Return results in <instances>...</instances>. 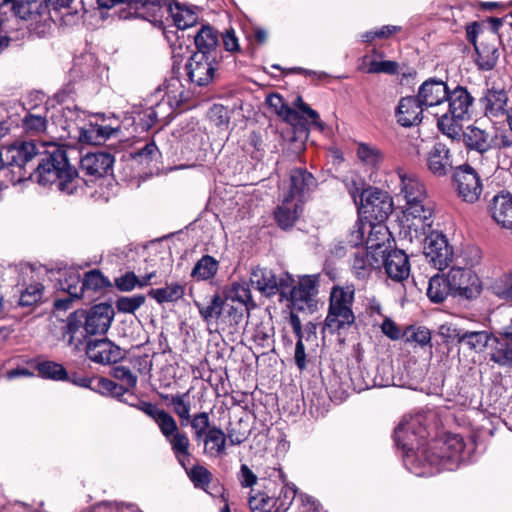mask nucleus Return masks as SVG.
<instances>
[{
    "label": "nucleus",
    "instance_id": "nucleus-58",
    "mask_svg": "<svg viewBox=\"0 0 512 512\" xmlns=\"http://www.w3.org/2000/svg\"><path fill=\"white\" fill-rule=\"evenodd\" d=\"M185 470L195 487L204 488L210 484L212 475L205 467L197 465L192 467L189 471L187 468Z\"/></svg>",
    "mask_w": 512,
    "mask_h": 512
},
{
    "label": "nucleus",
    "instance_id": "nucleus-47",
    "mask_svg": "<svg viewBox=\"0 0 512 512\" xmlns=\"http://www.w3.org/2000/svg\"><path fill=\"white\" fill-rule=\"evenodd\" d=\"M82 281L85 291L96 292L111 286L109 280L99 270H92L85 273Z\"/></svg>",
    "mask_w": 512,
    "mask_h": 512
},
{
    "label": "nucleus",
    "instance_id": "nucleus-39",
    "mask_svg": "<svg viewBox=\"0 0 512 512\" xmlns=\"http://www.w3.org/2000/svg\"><path fill=\"white\" fill-rule=\"evenodd\" d=\"M501 336H494L490 360L499 366L512 367V346Z\"/></svg>",
    "mask_w": 512,
    "mask_h": 512
},
{
    "label": "nucleus",
    "instance_id": "nucleus-42",
    "mask_svg": "<svg viewBox=\"0 0 512 512\" xmlns=\"http://www.w3.org/2000/svg\"><path fill=\"white\" fill-rule=\"evenodd\" d=\"M185 294V287L179 283H172L163 288L151 289L148 295L158 304L177 302Z\"/></svg>",
    "mask_w": 512,
    "mask_h": 512
},
{
    "label": "nucleus",
    "instance_id": "nucleus-16",
    "mask_svg": "<svg viewBox=\"0 0 512 512\" xmlns=\"http://www.w3.org/2000/svg\"><path fill=\"white\" fill-rule=\"evenodd\" d=\"M159 430L170 444L171 450L178 462L186 469L185 462L191 457V453L189 451L190 440L187 434L180 431L178 424L172 415L159 427Z\"/></svg>",
    "mask_w": 512,
    "mask_h": 512
},
{
    "label": "nucleus",
    "instance_id": "nucleus-41",
    "mask_svg": "<svg viewBox=\"0 0 512 512\" xmlns=\"http://www.w3.org/2000/svg\"><path fill=\"white\" fill-rule=\"evenodd\" d=\"M219 269V262L210 255L202 256L192 269L191 277L198 281H205L213 278Z\"/></svg>",
    "mask_w": 512,
    "mask_h": 512
},
{
    "label": "nucleus",
    "instance_id": "nucleus-62",
    "mask_svg": "<svg viewBox=\"0 0 512 512\" xmlns=\"http://www.w3.org/2000/svg\"><path fill=\"white\" fill-rule=\"evenodd\" d=\"M209 117L218 127H227L229 123V112L223 105H214L209 111Z\"/></svg>",
    "mask_w": 512,
    "mask_h": 512
},
{
    "label": "nucleus",
    "instance_id": "nucleus-27",
    "mask_svg": "<svg viewBox=\"0 0 512 512\" xmlns=\"http://www.w3.org/2000/svg\"><path fill=\"white\" fill-rule=\"evenodd\" d=\"M489 211L495 222L504 228H512V194L501 191L496 194L489 205Z\"/></svg>",
    "mask_w": 512,
    "mask_h": 512
},
{
    "label": "nucleus",
    "instance_id": "nucleus-20",
    "mask_svg": "<svg viewBox=\"0 0 512 512\" xmlns=\"http://www.w3.org/2000/svg\"><path fill=\"white\" fill-rule=\"evenodd\" d=\"M508 95L505 87L492 83L487 84L486 90L480 98L484 114L488 117L504 116L507 112Z\"/></svg>",
    "mask_w": 512,
    "mask_h": 512
},
{
    "label": "nucleus",
    "instance_id": "nucleus-32",
    "mask_svg": "<svg viewBox=\"0 0 512 512\" xmlns=\"http://www.w3.org/2000/svg\"><path fill=\"white\" fill-rule=\"evenodd\" d=\"M182 100L176 99L169 93L165 94L155 105L144 111V117L148 118L147 127H151L158 121H165L173 115Z\"/></svg>",
    "mask_w": 512,
    "mask_h": 512
},
{
    "label": "nucleus",
    "instance_id": "nucleus-26",
    "mask_svg": "<svg viewBox=\"0 0 512 512\" xmlns=\"http://www.w3.org/2000/svg\"><path fill=\"white\" fill-rule=\"evenodd\" d=\"M397 176L400 181V195L405 200V205L428 198L424 184L415 175L398 169Z\"/></svg>",
    "mask_w": 512,
    "mask_h": 512
},
{
    "label": "nucleus",
    "instance_id": "nucleus-4",
    "mask_svg": "<svg viewBox=\"0 0 512 512\" xmlns=\"http://www.w3.org/2000/svg\"><path fill=\"white\" fill-rule=\"evenodd\" d=\"M66 110L69 112V115L66 114V123L69 122L66 125L68 136L77 138L81 143L100 145L119 131L118 127L110 125H99L91 122L86 124L87 113L77 106H74V109L66 106Z\"/></svg>",
    "mask_w": 512,
    "mask_h": 512
},
{
    "label": "nucleus",
    "instance_id": "nucleus-49",
    "mask_svg": "<svg viewBox=\"0 0 512 512\" xmlns=\"http://www.w3.org/2000/svg\"><path fill=\"white\" fill-rule=\"evenodd\" d=\"M145 296L136 294L133 296H122L116 300V309L121 313L133 314L145 303Z\"/></svg>",
    "mask_w": 512,
    "mask_h": 512
},
{
    "label": "nucleus",
    "instance_id": "nucleus-35",
    "mask_svg": "<svg viewBox=\"0 0 512 512\" xmlns=\"http://www.w3.org/2000/svg\"><path fill=\"white\" fill-rule=\"evenodd\" d=\"M194 305L198 308L203 321L210 324L212 321L220 319L228 303L219 294H214L207 305H203L198 301H194Z\"/></svg>",
    "mask_w": 512,
    "mask_h": 512
},
{
    "label": "nucleus",
    "instance_id": "nucleus-51",
    "mask_svg": "<svg viewBox=\"0 0 512 512\" xmlns=\"http://www.w3.org/2000/svg\"><path fill=\"white\" fill-rule=\"evenodd\" d=\"M135 407L152 418L158 425V428L171 417V414L158 408L156 404L151 402L141 401Z\"/></svg>",
    "mask_w": 512,
    "mask_h": 512
},
{
    "label": "nucleus",
    "instance_id": "nucleus-10",
    "mask_svg": "<svg viewBox=\"0 0 512 512\" xmlns=\"http://www.w3.org/2000/svg\"><path fill=\"white\" fill-rule=\"evenodd\" d=\"M447 275L454 297L473 300L481 294L482 283L471 269L452 267Z\"/></svg>",
    "mask_w": 512,
    "mask_h": 512
},
{
    "label": "nucleus",
    "instance_id": "nucleus-23",
    "mask_svg": "<svg viewBox=\"0 0 512 512\" xmlns=\"http://www.w3.org/2000/svg\"><path fill=\"white\" fill-rule=\"evenodd\" d=\"M424 105L417 96L402 97L396 108L397 123L403 127H412L421 123L423 118Z\"/></svg>",
    "mask_w": 512,
    "mask_h": 512
},
{
    "label": "nucleus",
    "instance_id": "nucleus-8",
    "mask_svg": "<svg viewBox=\"0 0 512 512\" xmlns=\"http://www.w3.org/2000/svg\"><path fill=\"white\" fill-rule=\"evenodd\" d=\"M404 218L410 238L421 240L431 230L434 222L433 203L427 198L405 205Z\"/></svg>",
    "mask_w": 512,
    "mask_h": 512
},
{
    "label": "nucleus",
    "instance_id": "nucleus-64",
    "mask_svg": "<svg viewBox=\"0 0 512 512\" xmlns=\"http://www.w3.org/2000/svg\"><path fill=\"white\" fill-rule=\"evenodd\" d=\"M381 331L391 340H398L403 336V333L401 332L400 328L390 318L384 319L381 325Z\"/></svg>",
    "mask_w": 512,
    "mask_h": 512
},
{
    "label": "nucleus",
    "instance_id": "nucleus-24",
    "mask_svg": "<svg viewBox=\"0 0 512 512\" xmlns=\"http://www.w3.org/2000/svg\"><path fill=\"white\" fill-rule=\"evenodd\" d=\"M380 256L375 251L359 248L353 254L351 269L355 277L360 280L368 279L372 272L380 266Z\"/></svg>",
    "mask_w": 512,
    "mask_h": 512
},
{
    "label": "nucleus",
    "instance_id": "nucleus-33",
    "mask_svg": "<svg viewBox=\"0 0 512 512\" xmlns=\"http://www.w3.org/2000/svg\"><path fill=\"white\" fill-rule=\"evenodd\" d=\"M303 202L282 194L281 204L275 211V219L278 225L287 229L292 227L302 212Z\"/></svg>",
    "mask_w": 512,
    "mask_h": 512
},
{
    "label": "nucleus",
    "instance_id": "nucleus-36",
    "mask_svg": "<svg viewBox=\"0 0 512 512\" xmlns=\"http://www.w3.org/2000/svg\"><path fill=\"white\" fill-rule=\"evenodd\" d=\"M452 295L451 286L449 283L448 275L436 274L430 278L427 296L433 303H442L449 295Z\"/></svg>",
    "mask_w": 512,
    "mask_h": 512
},
{
    "label": "nucleus",
    "instance_id": "nucleus-56",
    "mask_svg": "<svg viewBox=\"0 0 512 512\" xmlns=\"http://www.w3.org/2000/svg\"><path fill=\"white\" fill-rule=\"evenodd\" d=\"M358 158L366 165L376 166L380 159L381 153L376 147L361 143L357 149Z\"/></svg>",
    "mask_w": 512,
    "mask_h": 512
},
{
    "label": "nucleus",
    "instance_id": "nucleus-3",
    "mask_svg": "<svg viewBox=\"0 0 512 512\" xmlns=\"http://www.w3.org/2000/svg\"><path fill=\"white\" fill-rule=\"evenodd\" d=\"M34 177L37 183L43 187L55 184L59 191H64V145L53 142L45 143Z\"/></svg>",
    "mask_w": 512,
    "mask_h": 512
},
{
    "label": "nucleus",
    "instance_id": "nucleus-13",
    "mask_svg": "<svg viewBox=\"0 0 512 512\" xmlns=\"http://www.w3.org/2000/svg\"><path fill=\"white\" fill-rule=\"evenodd\" d=\"M458 195L468 203L476 202L482 193V183L478 173L470 165L459 166L453 174Z\"/></svg>",
    "mask_w": 512,
    "mask_h": 512
},
{
    "label": "nucleus",
    "instance_id": "nucleus-7",
    "mask_svg": "<svg viewBox=\"0 0 512 512\" xmlns=\"http://www.w3.org/2000/svg\"><path fill=\"white\" fill-rule=\"evenodd\" d=\"M266 103L269 108L281 117L285 122L298 127L303 126L302 116L300 113L307 115L308 118L312 120V124L323 130L324 126L321 121H319V114L317 111L313 110L309 105H307L300 96H298L294 101V106L299 110H295L287 105L284 101L283 97L279 94L273 93L267 96Z\"/></svg>",
    "mask_w": 512,
    "mask_h": 512
},
{
    "label": "nucleus",
    "instance_id": "nucleus-6",
    "mask_svg": "<svg viewBox=\"0 0 512 512\" xmlns=\"http://www.w3.org/2000/svg\"><path fill=\"white\" fill-rule=\"evenodd\" d=\"M446 101H448L449 110L438 116L437 126L443 134L451 139H456L461 131L459 121L468 114L473 98L466 88L458 86L454 90L449 91Z\"/></svg>",
    "mask_w": 512,
    "mask_h": 512
},
{
    "label": "nucleus",
    "instance_id": "nucleus-30",
    "mask_svg": "<svg viewBox=\"0 0 512 512\" xmlns=\"http://www.w3.org/2000/svg\"><path fill=\"white\" fill-rule=\"evenodd\" d=\"M466 147L479 153H485L492 148L493 137L484 129L474 125H469L464 131H460V135Z\"/></svg>",
    "mask_w": 512,
    "mask_h": 512
},
{
    "label": "nucleus",
    "instance_id": "nucleus-59",
    "mask_svg": "<svg viewBox=\"0 0 512 512\" xmlns=\"http://www.w3.org/2000/svg\"><path fill=\"white\" fill-rule=\"evenodd\" d=\"M112 375L115 379L124 384L125 386L135 388L137 384V377L132 371L125 366H117L113 368Z\"/></svg>",
    "mask_w": 512,
    "mask_h": 512
},
{
    "label": "nucleus",
    "instance_id": "nucleus-5",
    "mask_svg": "<svg viewBox=\"0 0 512 512\" xmlns=\"http://www.w3.org/2000/svg\"><path fill=\"white\" fill-rule=\"evenodd\" d=\"M354 290L343 287H333L329 298V309L324 321L323 330L331 334L349 328L355 321L352 311Z\"/></svg>",
    "mask_w": 512,
    "mask_h": 512
},
{
    "label": "nucleus",
    "instance_id": "nucleus-63",
    "mask_svg": "<svg viewBox=\"0 0 512 512\" xmlns=\"http://www.w3.org/2000/svg\"><path fill=\"white\" fill-rule=\"evenodd\" d=\"M83 281L79 277H70V282L66 287V309L68 308V302L74 299H80L84 293Z\"/></svg>",
    "mask_w": 512,
    "mask_h": 512
},
{
    "label": "nucleus",
    "instance_id": "nucleus-19",
    "mask_svg": "<svg viewBox=\"0 0 512 512\" xmlns=\"http://www.w3.org/2000/svg\"><path fill=\"white\" fill-rule=\"evenodd\" d=\"M41 148H45V143L34 141L15 142L3 149L6 165L25 167L41 153Z\"/></svg>",
    "mask_w": 512,
    "mask_h": 512
},
{
    "label": "nucleus",
    "instance_id": "nucleus-37",
    "mask_svg": "<svg viewBox=\"0 0 512 512\" xmlns=\"http://www.w3.org/2000/svg\"><path fill=\"white\" fill-rule=\"evenodd\" d=\"M205 453L210 456H219L225 452L227 437L219 427L212 426L203 439Z\"/></svg>",
    "mask_w": 512,
    "mask_h": 512
},
{
    "label": "nucleus",
    "instance_id": "nucleus-40",
    "mask_svg": "<svg viewBox=\"0 0 512 512\" xmlns=\"http://www.w3.org/2000/svg\"><path fill=\"white\" fill-rule=\"evenodd\" d=\"M162 398L170 402V405L173 406L174 413L180 419L181 425L185 426L189 422L191 416V401L189 398V391L173 395H164Z\"/></svg>",
    "mask_w": 512,
    "mask_h": 512
},
{
    "label": "nucleus",
    "instance_id": "nucleus-15",
    "mask_svg": "<svg viewBox=\"0 0 512 512\" xmlns=\"http://www.w3.org/2000/svg\"><path fill=\"white\" fill-rule=\"evenodd\" d=\"M419 425L420 420L416 417L411 418L409 421L400 422L395 428L396 445L405 451L407 455L415 449L418 450V456H423L426 453L424 450H419V440L426 438L424 429L419 428V431L416 430Z\"/></svg>",
    "mask_w": 512,
    "mask_h": 512
},
{
    "label": "nucleus",
    "instance_id": "nucleus-12",
    "mask_svg": "<svg viewBox=\"0 0 512 512\" xmlns=\"http://www.w3.org/2000/svg\"><path fill=\"white\" fill-rule=\"evenodd\" d=\"M361 209L375 220L382 222L393 211L392 199L387 192L375 187L364 189L361 193Z\"/></svg>",
    "mask_w": 512,
    "mask_h": 512
},
{
    "label": "nucleus",
    "instance_id": "nucleus-25",
    "mask_svg": "<svg viewBox=\"0 0 512 512\" xmlns=\"http://www.w3.org/2000/svg\"><path fill=\"white\" fill-rule=\"evenodd\" d=\"M196 51L214 59H222L223 54L219 44L218 32L209 25H204L194 37Z\"/></svg>",
    "mask_w": 512,
    "mask_h": 512
},
{
    "label": "nucleus",
    "instance_id": "nucleus-29",
    "mask_svg": "<svg viewBox=\"0 0 512 512\" xmlns=\"http://www.w3.org/2000/svg\"><path fill=\"white\" fill-rule=\"evenodd\" d=\"M427 167L437 177L445 176L448 173L452 167V161L450 151L444 143H435L428 152Z\"/></svg>",
    "mask_w": 512,
    "mask_h": 512
},
{
    "label": "nucleus",
    "instance_id": "nucleus-2",
    "mask_svg": "<svg viewBox=\"0 0 512 512\" xmlns=\"http://www.w3.org/2000/svg\"><path fill=\"white\" fill-rule=\"evenodd\" d=\"M10 6L14 15L22 20L32 23L64 21V14L61 9L64 7V0H3L0 4L2 10Z\"/></svg>",
    "mask_w": 512,
    "mask_h": 512
},
{
    "label": "nucleus",
    "instance_id": "nucleus-21",
    "mask_svg": "<svg viewBox=\"0 0 512 512\" xmlns=\"http://www.w3.org/2000/svg\"><path fill=\"white\" fill-rule=\"evenodd\" d=\"M381 262L387 276L396 281L401 282L405 280L410 274V264L407 254L398 249L391 250L386 253V250L379 251Z\"/></svg>",
    "mask_w": 512,
    "mask_h": 512
},
{
    "label": "nucleus",
    "instance_id": "nucleus-46",
    "mask_svg": "<svg viewBox=\"0 0 512 512\" xmlns=\"http://www.w3.org/2000/svg\"><path fill=\"white\" fill-rule=\"evenodd\" d=\"M39 376L55 381L64 380V366L53 361H42L36 364Z\"/></svg>",
    "mask_w": 512,
    "mask_h": 512
},
{
    "label": "nucleus",
    "instance_id": "nucleus-48",
    "mask_svg": "<svg viewBox=\"0 0 512 512\" xmlns=\"http://www.w3.org/2000/svg\"><path fill=\"white\" fill-rule=\"evenodd\" d=\"M388 231L384 226H373L370 229L368 238H367V249L371 251H375L379 254V251L386 250L384 248V241L387 239Z\"/></svg>",
    "mask_w": 512,
    "mask_h": 512
},
{
    "label": "nucleus",
    "instance_id": "nucleus-54",
    "mask_svg": "<svg viewBox=\"0 0 512 512\" xmlns=\"http://www.w3.org/2000/svg\"><path fill=\"white\" fill-rule=\"evenodd\" d=\"M403 336L407 343H417L420 346L428 345L431 341L430 331L425 327H407Z\"/></svg>",
    "mask_w": 512,
    "mask_h": 512
},
{
    "label": "nucleus",
    "instance_id": "nucleus-45",
    "mask_svg": "<svg viewBox=\"0 0 512 512\" xmlns=\"http://www.w3.org/2000/svg\"><path fill=\"white\" fill-rule=\"evenodd\" d=\"M489 290L500 299L512 302V274H504L495 279Z\"/></svg>",
    "mask_w": 512,
    "mask_h": 512
},
{
    "label": "nucleus",
    "instance_id": "nucleus-9",
    "mask_svg": "<svg viewBox=\"0 0 512 512\" xmlns=\"http://www.w3.org/2000/svg\"><path fill=\"white\" fill-rule=\"evenodd\" d=\"M221 63L222 59L193 53L185 64L189 81L199 87L208 86L215 78Z\"/></svg>",
    "mask_w": 512,
    "mask_h": 512
},
{
    "label": "nucleus",
    "instance_id": "nucleus-43",
    "mask_svg": "<svg viewBox=\"0 0 512 512\" xmlns=\"http://www.w3.org/2000/svg\"><path fill=\"white\" fill-rule=\"evenodd\" d=\"M477 53L476 63L481 70L490 71L492 70L498 61V50L495 45L484 44L475 45Z\"/></svg>",
    "mask_w": 512,
    "mask_h": 512
},
{
    "label": "nucleus",
    "instance_id": "nucleus-44",
    "mask_svg": "<svg viewBox=\"0 0 512 512\" xmlns=\"http://www.w3.org/2000/svg\"><path fill=\"white\" fill-rule=\"evenodd\" d=\"M465 443L463 438L459 435L448 436L443 444V452L441 459L447 458L453 462H458L464 451Z\"/></svg>",
    "mask_w": 512,
    "mask_h": 512
},
{
    "label": "nucleus",
    "instance_id": "nucleus-53",
    "mask_svg": "<svg viewBox=\"0 0 512 512\" xmlns=\"http://www.w3.org/2000/svg\"><path fill=\"white\" fill-rule=\"evenodd\" d=\"M97 390L101 393H107L114 397H121L128 392L131 387L125 386L124 384H118L110 379L99 378L96 379Z\"/></svg>",
    "mask_w": 512,
    "mask_h": 512
},
{
    "label": "nucleus",
    "instance_id": "nucleus-31",
    "mask_svg": "<svg viewBox=\"0 0 512 512\" xmlns=\"http://www.w3.org/2000/svg\"><path fill=\"white\" fill-rule=\"evenodd\" d=\"M101 8H111L117 4H126L140 17H155L161 9L159 1L152 0H96Z\"/></svg>",
    "mask_w": 512,
    "mask_h": 512
},
{
    "label": "nucleus",
    "instance_id": "nucleus-22",
    "mask_svg": "<svg viewBox=\"0 0 512 512\" xmlns=\"http://www.w3.org/2000/svg\"><path fill=\"white\" fill-rule=\"evenodd\" d=\"M449 96V89L446 83L436 78H429L424 81L417 93L418 101L425 108L438 107L446 102Z\"/></svg>",
    "mask_w": 512,
    "mask_h": 512
},
{
    "label": "nucleus",
    "instance_id": "nucleus-34",
    "mask_svg": "<svg viewBox=\"0 0 512 512\" xmlns=\"http://www.w3.org/2000/svg\"><path fill=\"white\" fill-rule=\"evenodd\" d=\"M454 338L459 344H465L470 350L475 352H482L488 346L489 342L493 340L494 334L485 330L482 331H469V330H456Z\"/></svg>",
    "mask_w": 512,
    "mask_h": 512
},
{
    "label": "nucleus",
    "instance_id": "nucleus-14",
    "mask_svg": "<svg viewBox=\"0 0 512 512\" xmlns=\"http://www.w3.org/2000/svg\"><path fill=\"white\" fill-rule=\"evenodd\" d=\"M291 281L289 276L277 279L271 270L260 267L253 269L250 276L251 285L266 297L277 293H280L282 297H287L286 288L290 286Z\"/></svg>",
    "mask_w": 512,
    "mask_h": 512
},
{
    "label": "nucleus",
    "instance_id": "nucleus-38",
    "mask_svg": "<svg viewBox=\"0 0 512 512\" xmlns=\"http://www.w3.org/2000/svg\"><path fill=\"white\" fill-rule=\"evenodd\" d=\"M223 294V299L226 303H228V301L237 302L242 307H248V305L252 303L250 286L249 283L245 281L233 282L223 291Z\"/></svg>",
    "mask_w": 512,
    "mask_h": 512
},
{
    "label": "nucleus",
    "instance_id": "nucleus-55",
    "mask_svg": "<svg viewBox=\"0 0 512 512\" xmlns=\"http://www.w3.org/2000/svg\"><path fill=\"white\" fill-rule=\"evenodd\" d=\"M158 156L159 150L153 141L146 143L142 148L131 153L132 159L141 164H149L151 161L157 159Z\"/></svg>",
    "mask_w": 512,
    "mask_h": 512
},
{
    "label": "nucleus",
    "instance_id": "nucleus-17",
    "mask_svg": "<svg viewBox=\"0 0 512 512\" xmlns=\"http://www.w3.org/2000/svg\"><path fill=\"white\" fill-rule=\"evenodd\" d=\"M319 274L303 275L299 277L298 284L286 288L287 297L295 309L303 310L305 306H310V302L318 293ZM293 280L290 282L292 285Z\"/></svg>",
    "mask_w": 512,
    "mask_h": 512
},
{
    "label": "nucleus",
    "instance_id": "nucleus-18",
    "mask_svg": "<svg viewBox=\"0 0 512 512\" xmlns=\"http://www.w3.org/2000/svg\"><path fill=\"white\" fill-rule=\"evenodd\" d=\"M316 184V179L310 172L303 168H295L290 171L289 179L283 185V194L304 202Z\"/></svg>",
    "mask_w": 512,
    "mask_h": 512
},
{
    "label": "nucleus",
    "instance_id": "nucleus-61",
    "mask_svg": "<svg viewBox=\"0 0 512 512\" xmlns=\"http://www.w3.org/2000/svg\"><path fill=\"white\" fill-rule=\"evenodd\" d=\"M115 286L123 292L132 291L135 287H138V277L134 272H126L125 274L115 278Z\"/></svg>",
    "mask_w": 512,
    "mask_h": 512
},
{
    "label": "nucleus",
    "instance_id": "nucleus-50",
    "mask_svg": "<svg viewBox=\"0 0 512 512\" xmlns=\"http://www.w3.org/2000/svg\"><path fill=\"white\" fill-rule=\"evenodd\" d=\"M86 182L79 177L78 171L75 167L71 166L66 158V194L78 193L84 191Z\"/></svg>",
    "mask_w": 512,
    "mask_h": 512
},
{
    "label": "nucleus",
    "instance_id": "nucleus-1",
    "mask_svg": "<svg viewBox=\"0 0 512 512\" xmlns=\"http://www.w3.org/2000/svg\"><path fill=\"white\" fill-rule=\"evenodd\" d=\"M113 307L100 303L90 309H78L66 317L68 344L76 351H85L93 362L108 365L125 357L123 349L108 338L89 340L93 335L105 334L114 319Z\"/></svg>",
    "mask_w": 512,
    "mask_h": 512
},
{
    "label": "nucleus",
    "instance_id": "nucleus-52",
    "mask_svg": "<svg viewBox=\"0 0 512 512\" xmlns=\"http://www.w3.org/2000/svg\"><path fill=\"white\" fill-rule=\"evenodd\" d=\"M42 290L43 286L41 284L28 286L24 291H21L16 304L21 307H30L36 304L42 298Z\"/></svg>",
    "mask_w": 512,
    "mask_h": 512
},
{
    "label": "nucleus",
    "instance_id": "nucleus-57",
    "mask_svg": "<svg viewBox=\"0 0 512 512\" xmlns=\"http://www.w3.org/2000/svg\"><path fill=\"white\" fill-rule=\"evenodd\" d=\"M399 64L396 61L385 60V61H377L372 60L369 63L367 68V73L369 74H379L384 73L388 75H394L398 73Z\"/></svg>",
    "mask_w": 512,
    "mask_h": 512
},
{
    "label": "nucleus",
    "instance_id": "nucleus-60",
    "mask_svg": "<svg viewBox=\"0 0 512 512\" xmlns=\"http://www.w3.org/2000/svg\"><path fill=\"white\" fill-rule=\"evenodd\" d=\"M22 122L24 129L28 132L39 133L46 128V119L42 116L28 114Z\"/></svg>",
    "mask_w": 512,
    "mask_h": 512
},
{
    "label": "nucleus",
    "instance_id": "nucleus-28",
    "mask_svg": "<svg viewBox=\"0 0 512 512\" xmlns=\"http://www.w3.org/2000/svg\"><path fill=\"white\" fill-rule=\"evenodd\" d=\"M114 157L110 153H87L80 160V168L86 174L102 177L112 170Z\"/></svg>",
    "mask_w": 512,
    "mask_h": 512
},
{
    "label": "nucleus",
    "instance_id": "nucleus-11",
    "mask_svg": "<svg viewBox=\"0 0 512 512\" xmlns=\"http://www.w3.org/2000/svg\"><path fill=\"white\" fill-rule=\"evenodd\" d=\"M424 240L423 254L426 261L438 270L448 267L453 257L452 248L448 245L446 237L438 232L430 230L422 236Z\"/></svg>",
    "mask_w": 512,
    "mask_h": 512
}]
</instances>
